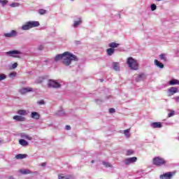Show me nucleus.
Listing matches in <instances>:
<instances>
[{
  "instance_id": "bb28decb",
  "label": "nucleus",
  "mask_w": 179,
  "mask_h": 179,
  "mask_svg": "<svg viewBox=\"0 0 179 179\" xmlns=\"http://www.w3.org/2000/svg\"><path fill=\"white\" fill-rule=\"evenodd\" d=\"M17 114H19L20 115H26L27 112L25 110H17Z\"/></svg>"
},
{
  "instance_id": "e433bc0d",
  "label": "nucleus",
  "mask_w": 179,
  "mask_h": 179,
  "mask_svg": "<svg viewBox=\"0 0 179 179\" xmlns=\"http://www.w3.org/2000/svg\"><path fill=\"white\" fill-rule=\"evenodd\" d=\"M103 166H106V167H111V165L108 162H103Z\"/></svg>"
},
{
  "instance_id": "09e8293b",
  "label": "nucleus",
  "mask_w": 179,
  "mask_h": 179,
  "mask_svg": "<svg viewBox=\"0 0 179 179\" xmlns=\"http://www.w3.org/2000/svg\"><path fill=\"white\" fill-rule=\"evenodd\" d=\"M0 143H2V140L1 139H0Z\"/></svg>"
},
{
  "instance_id": "a19ab883",
  "label": "nucleus",
  "mask_w": 179,
  "mask_h": 179,
  "mask_svg": "<svg viewBox=\"0 0 179 179\" xmlns=\"http://www.w3.org/2000/svg\"><path fill=\"white\" fill-rule=\"evenodd\" d=\"M16 68H17V63H14V64L12 65V69H16Z\"/></svg>"
},
{
  "instance_id": "a18cd8bd",
  "label": "nucleus",
  "mask_w": 179,
  "mask_h": 179,
  "mask_svg": "<svg viewBox=\"0 0 179 179\" xmlns=\"http://www.w3.org/2000/svg\"><path fill=\"white\" fill-rule=\"evenodd\" d=\"M42 167H45V166H47V163L43 162L41 164Z\"/></svg>"
},
{
  "instance_id": "a211bd4d",
  "label": "nucleus",
  "mask_w": 179,
  "mask_h": 179,
  "mask_svg": "<svg viewBox=\"0 0 179 179\" xmlns=\"http://www.w3.org/2000/svg\"><path fill=\"white\" fill-rule=\"evenodd\" d=\"M19 173L24 175L31 174V171L29 169H20Z\"/></svg>"
},
{
  "instance_id": "c9c22d12",
  "label": "nucleus",
  "mask_w": 179,
  "mask_h": 179,
  "mask_svg": "<svg viewBox=\"0 0 179 179\" xmlns=\"http://www.w3.org/2000/svg\"><path fill=\"white\" fill-rule=\"evenodd\" d=\"M157 6H156V4H152L151 5V10L154 11L156 10Z\"/></svg>"
},
{
  "instance_id": "473e14b6",
  "label": "nucleus",
  "mask_w": 179,
  "mask_h": 179,
  "mask_svg": "<svg viewBox=\"0 0 179 179\" xmlns=\"http://www.w3.org/2000/svg\"><path fill=\"white\" fill-rule=\"evenodd\" d=\"M124 134L126 136L129 137V129L124 130Z\"/></svg>"
},
{
  "instance_id": "c85d7f7f",
  "label": "nucleus",
  "mask_w": 179,
  "mask_h": 179,
  "mask_svg": "<svg viewBox=\"0 0 179 179\" xmlns=\"http://www.w3.org/2000/svg\"><path fill=\"white\" fill-rule=\"evenodd\" d=\"M159 58L166 62L167 61V59L166 58V55L164 54L159 55Z\"/></svg>"
},
{
  "instance_id": "7ed1b4c3",
  "label": "nucleus",
  "mask_w": 179,
  "mask_h": 179,
  "mask_svg": "<svg viewBox=\"0 0 179 179\" xmlns=\"http://www.w3.org/2000/svg\"><path fill=\"white\" fill-rule=\"evenodd\" d=\"M152 163L154 166H157V167H162V166H166L167 161L164 159L163 157H157L153 158Z\"/></svg>"
},
{
  "instance_id": "37998d69",
  "label": "nucleus",
  "mask_w": 179,
  "mask_h": 179,
  "mask_svg": "<svg viewBox=\"0 0 179 179\" xmlns=\"http://www.w3.org/2000/svg\"><path fill=\"white\" fill-rule=\"evenodd\" d=\"M174 115V111H171L170 113H169L168 117L170 118L171 117H173Z\"/></svg>"
},
{
  "instance_id": "79ce46f5",
  "label": "nucleus",
  "mask_w": 179,
  "mask_h": 179,
  "mask_svg": "<svg viewBox=\"0 0 179 179\" xmlns=\"http://www.w3.org/2000/svg\"><path fill=\"white\" fill-rule=\"evenodd\" d=\"M38 104H39L40 106L43 105V104H45V103L44 102V100H41L39 101H38Z\"/></svg>"
},
{
  "instance_id": "423d86ee",
  "label": "nucleus",
  "mask_w": 179,
  "mask_h": 179,
  "mask_svg": "<svg viewBox=\"0 0 179 179\" xmlns=\"http://www.w3.org/2000/svg\"><path fill=\"white\" fill-rule=\"evenodd\" d=\"M176 175V171L167 172L159 176L160 179H171Z\"/></svg>"
},
{
  "instance_id": "39448f33",
  "label": "nucleus",
  "mask_w": 179,
  "mask_h": 179,
  "mask_svg": "<svg viewBox=\"0 0 179 179\" xmlns=\"http://www.w3.org/2000/svg\"><path fill=\"white\" fill-rule=\"evenodd\" d=\"M6 55H9L10 57H13V58H20V56L17 55L22 54V52L20 50H10L8 52H6Z\"/></svg>"
},
{
  "instance_id": "ea45409f",
  "label": "nucleus",
  "mask_w": 179,
  "mask_h": 179,
  "mask_svg": "<svg viewBox=\"0 0 179 179\" xmlns=\"http://www.w3.org/2000/svg\"><path fill=\"white\" fill-rule=\"evenodd\" d=\"M38 50H39V51H43V50H44V46L42 45H39Z\"/></svg>"
},
{
  "instance_id": "4c0bfd02",
  "label": "nucleus",
  "mask_w": 179,
  "mask_h": 179,
  "mask_svg": "<svg viewBox=\"0 0 179 179\" xmlns=\"http://www.w3.org/2000/svg\"><path fill=\"white\" fill-rule=\"evenodd\" d=\"M10 78H15L16 76V73L12 72L9 74Z\"/></svg>"
},
{
  "instance_id": "20e7f679",
  "label": "nucleus",
  "mask_w": 179,
  "mask_h": 179,
  "mask_svg": "<svg viewBox=\"0 0 179 179\" xmlns=\"http://www.w3.org/2000/svg\"><path fill=\"white\" fill-rule=\"evenodd\" d=\"M48 87H52L53 89H58L61 87V84L54 80H48Z\"/></svg>"
},
{
  "instance_id": "9d476101",
  "label": "nucleus",
  "mask_w": 179,
  "mask_h": 179,
  "mask_svg": "<svg viewBox=\"0 0 179 179\" xmlns=\"http://www.w3.org/2000/svg\"><path fill=\"white\" fill-rule=\"evenodd\" d=\"M29 24L31 29H33V27H38V26H40V22L38 21H29Z\"/></svg>"
},
{
  "instance_id": "b1692460",
  "label": "nucleus",
  "mask_w": 179,
  "mask_h": 179,
  "mask_svg": "<svg viewBox=\"0 0 179 179\" xmlns=\"http://www.w3.org/2000/svg\"><path fill=\"white\" fill-rule=\"evenodd\" d=\"M114 51H115V50H114L113 48L106 50L108 55H113V54H114Z\"/></svg>"
},
{
  "instance_id": "c756f323",
  "label": "nucleus",
  "mask_w": 179,
  "mask_h": 179,
  "mask_svg": "<svg viewBox=\"0 0 179 179\" xmlns=\"http://www.w3.org/2000/svg\"><path fill=\"white\" fill-rule=\"evenodd\" d=\"M134 152H134V150H128L127 151L126 155H127V156H131V155H134Z\"/></svg>"
},
{
  "instance_id": "412c9836",
  "label": "nucleus",
  "mask_w": 179,
  "mask_h": 179,
  "mask_svg": "<svg viewBox=\"0 0 179 179\" xmlns=\"http://www.w3.org/2000/svg\"><path fill=\"white\" fill-rule=\"evenodd\" d=\"M169 85L173 86L174 85H179V80L177 79H172L169 81Z\"/></svg>"
},
{
  "instance_id": "1a4fd4ad",
  "label": "nucleus",
  "mask_w": 179,
  "mask_h": 179,
  "mask_svg": "<svg viewBox=\"0 0 179 179\" xmlns=\"http://www.w3.org/2000/svg\"><path fill=\"white\" fill-rule=\"evenodd\" d=\"M17 32L15 30H12L10 33H6L4 34V37H15V36H16Z\"/></svg>"
},
{
  "instance_id": "6ab92c4d",
  "label": "nucleus",
  "mask_w": 179,
  "mask_h": 179,
  "mask_svg": "<svg viewBox=\"0 0 179 179\" xmlns=\"http://www.w3.org/2000/svg\"><path fill=\"white\" fill-rule=\"evenodd\" d=\"M19 143L21 146H29V142L26 141L24 139H20Z\"/></svg>"
},
{
  "instance_id": "de8ad7c7",
  "label": "nucleus",
  "mask_w": 179,
  "mask_h": 179,
  "mask_svg": "<svg viewBox=\"0 0 179 179\" xmlns=\"http://www.w3.org/2000/svg\"><path fill=\"white\" fill-rule=\"evenodd\" d=\"M99 80H100V82H103V79H100Z\"/></svg>"
},
{
  "instance_id": "49530a36",
  "label": "nucleus",
  "mask_w": 179,
  "mask_h": 179,
  "mask_svg": "<svg viewBox=\"0 0 179 179\" xmlns=\"http://www.w3.org/2000/svg\"><path fill=\"white\" fill-rule=\"evenodd\" d=\"M8 179H15V178H13V176H9Z\"/></svg>"
},
{
  "instance_id": "dca6fc26",
  "label": "nucleus",
  "mask_w": 179,
  "mask_h": 179,
  "mask_svg": "<svg viewBox=\"0 0 179 179\" xmlns=\"http://www.w3.org/2000/svg\"><path fill=\"white\" fill-rule=\"evenodd\" d=\"M151 127L152 128H162V125L161 122H155L151 124Z\"/></svg>"
},
{
  "instance_id": "6e6552de",
  "label": "nucleus",
  "mask_w": 179,
  "mask_h": 179,
  "mask_svg": "<svg viewBox=\"0 0 179 179\" xmlns=\"http://www.w3.org/2000/svg\"><path fill=\"white\" fill-rule=\"evenodd\" d=\"M30 92H33L32 87H22L20 90V93L21 94H26V93H29Z\"/></svg>"
},
{
  "instance_id": "2eb2a0df",
  "label": "nucleus",
  "mask_w": 179,
  "mask_h": 179,
  "mask_svg": "<svg viewBox=\"0 0 179 179\" xmlns=\"http://www.w3.org/2000/svg\"><path fill=\"white\" fill-rule=\"evenodd\" d=\"M154 64H155V65H156L158 68H161V69L164 68V64H163V63L159 62V60H157V59H155V60H154Z\"/></svg>"
},
{
  "instance_id": "393cba45",
  "label": "nucleus",
  "mask_w": 179,
  "mask_h": 179,
  "mask_svg": "<svg viewBox=\"0 0 179 179\" xmlns=\"http://www.w3.org/2000/svg\"><path fill=\"white\" fill-rule=\"evenodd\" d=\"M27 157V155L26 154H19L15 156V158L17 159H25V157Z\"/></svg>"
},
{
  "instance_id": "f257e3e1",
  "label": "nucleus",
  "mask_w": 179,
  "mask_h": 179,
  "mask_svg": "<svg viewBox=\"0 0 179 179\" xmlns=\"http://www.w3.org/2000/svg\"><path fill=\"white\" fill-rule=\"evenodd\" d=\"M61 59H63V64L64 65H66V66H69L73 62H78V61H79V59H78L76 55L69 52H64L62 54L56 55L55 57V61L56 62L61 61Z\"/></svg>"
},
{
  "instance_id": "7c9ffc66",
  "label": "nucleus",
  "mask_w": 179,
  "mask_h": 179,
  "mask_svg": "<svg viewBox=\"0 0 179 179\" xmlns=\"http://www.w3.org/2000/svg\"><path fill=\"white\" fill-rule=\"evenodd\" d=\"M19 3H12L10 6H11V8H17V6H19Z\"/></svg>"
},
{
  "instance_id": "a878e982",
  "label": "nucleus",
  "mask_w": 179,
  "mask_h": 179,
  "mask_svg": "<svg viewBox=\"0 0 179 179\" xmlns=\"http://www.w3.org/2000/svg\"><path fill=\"white\" fill-rule=\"evenodd\" d=\"M145 78V76L143 74H140L138 76V77L136 78V82H141Z\"/></svg>"
},
{
  "instance_id": "9b49d317",
  "label": "nucleus",
  "mask_w": 179,
  "mask_h": 179,
  "mask_svg": "<svg viewBox=\"0 0 179 179\" xmlns=\"http://www.w3.org/2000/svg\"><path fill=\"white\" fill-rule=\"evenodd\" d=\"M13 120H15V121H19V122L26 121V118L24 117L20 116V115L13 116Z\"/></svg>"
},
{
  "instance_id": "72a5a7b5",
  "label": "nucleus",
  "mask_w": 179,
  "mask_h": 179,
  "mask_svg": "<svg viewBox=\"0 0 179 179\" xmlns=\"http://www.w3.org/2000/svg\"><path fill=\"white\" fill-rule=\"evenodd\" d=\"M6 79V76H5V74H0V82L1 80H3Z\"/></svg>"
},
{
  "instance_id": "5701e85b",
  "label": "nucleus",
  "mask_w": 179,
  "mask_h": 179,
  "mask_svg": "<svg viewBox=\"0 0 179 179\" xmlns=\"http://www.w3.org/2000/svg\"><path fill=\"white\" fill-rule=\"evenodd\" d=\"M118 45H120V44H118L115 42H112V43H109L108 47L114 49V48H117V47H118Z\"/></svg>"
},
{
  "instance_id": "f704fd0d",
  "label": "nucleus",
  "mask_w": 179,
  "mask_h": 179,
  "mask_svg": "<svg viewBox=\"0 0 179 179\" xmlns=\"http://www.w3.org/2000/svg\"><path fill=\"white\" fill-rule=\"evenodd\" d=\"M45 10H44V9H41V10H39V11H38V13L40 14V15H45Z\"/></svg>"
},
{
  "instance_id": "f3484780",
  "label": "nucleus",
  "mask_w": 179,
  "mask_h": 179,
  "mask_svg": "<svg viewBox=\"0 0 179 179\" xmlns=\"http://www.w3.org/2000/svg\"><path fill=\"white\" fill-rule=\"evenodd\" d=\"M20 136L23 139H27V141H31V139H33V138L31 136H30L24 133H21Z\"/></svg>"
},
{
  "instance_id": "58836bf2",
  "label": "nucleus",
  "mask_w": 179,
  "mask_h": 179,
  "mask_svg": "<svg viewBox=\"0 0 179 179\" xmlns=\"http://www.w3.org/2000/svg\"><path fill=\"white\" fill-rule=\"evenodd\" d=\"M109 113H110V114H113V113H115V109L113 108H110L109 109Z\"/></svg>"
},
{
  "instance_id": "aec40b11",
  "label": "nucleus",
  "mask_w": 179,
  "mask_h": 179,
  "mask_svg": "<svg viewBox=\"0 0 179 179\" xmlns=\"http://www.w3.org/2000/svg\"><path fill=\"white\" fill-rule=\"evenodd\" d=\"M169 93H171V94H175V93L178 92V89H177V87H172L169 88Z\"/></svg>"
},
{
  "instance_id": "8fccbe9b",
  "label": "nucleus",
  "mask_w": 179,
  "mask_h": 179,
  "mask_svg": "<svg viewBox=\"0 0 179 179\" xmlns=\"http://www.w3.org/2000/svg\"><path fill=\"white\" fill-rule=\"evenodd\" d=\"M91 163H94V160H92V161L91 162Z\"/></svg>"
},
{
  "instance_id": "cd10ccee",
  "label": "nucleus",
  "mask_w": 179,
  "mask_h": 179,
  "mask_svg": "<svg viewBox=\"0 0 179 179\" xmlns=\"http://www.w3.org/2000/svg\"><path fill=\"white\" fill-rule=\"evenodd\" d=\"M80 23H82V20H79L78 21H75L73 27H78V26H79V24H80Z\"/></svg>"
},
{
  "instance_id": "f03ea898",
  "label": "nucleus",
  "mask_w": 179,
  "mask_h": 179,
  "mask_svg": "<svg viewBox=\"0 0 179 179\" xmlns=\"http://www.w3.org/2000/svg\"><path fill=\"white\" fill-rule=\"evenodd\" d=\"M127 63L129 65V67L133 69V71H138V68H139V64L135 59H134L133 57H128Z\"/></svg>"
},
{
  "instance_id": "2f4dec72",
  "label": "nucleus",
  "mask_w": 179,
  "mask_h": 179,
  "mask_svg": "<svg viewBox=\"0 0 179 179\" xmlns=\"http://www.w3.org/2000/svg\"><path fill=\"white\" fill-rule=\"evenodd\" d=\"M0 3H1L2 6H5V5H6V3H8V0H0Z\"/></svg>"
},
{
  "instance_id": "4be33fe9",
  "label": "nucleus",
  "mask_w": 179,
  "mask_h": 179,
  "mask_svg": "<svg viewBox=\"0 0 179 179\" xmlns=\"http://www.w3.org/2000/svg\"><path fill=\"white\" fill-rule=\"evenodd\" d=\"M113 69L115 71H120V63L118 62H113Z\"/></svg>"
},
{
  "instance_id": "c03bdc74",
  "label": "nucleus",
  "mask_w": 179,
  "mask_h": 179,
  "mask_svg": "<svg viewBox=\"0 0 179 179\" xmlns=\"http://www.w3.org/2000/svg\"><path fill=\"white\" fill-rule=\"evenodd\" d=\"M65 128H66V129L67 131L71 130V126H69V125H66Z\"/></svg>"
},
{
  "instance_id": "3c124183",
  "label": "nucleus",
  "mask_w": 179,
  "mask_h": 179,
  "mask_svg": "<svg viewBox=\"0 0 179 179\" xmlns=\"http://www.w3.org/2000/svg\"><path fill=\"white\" fill-rule=\"evenodd\" d=\"M178 99H179V96L178 97Z\"/></svg>"
},
{
  "instance_id": "0eeeda50",
  "label": "nucleus",
  "mask_w": 179,
  "mask_h": 179,
  "mask_svg": "<svg viewBox=\"0 0 179 179\" xmlns=\"http://www.w3.org/2000/svg\"><path fill=\"white\" fill-rule=\"evenodd\" d=\"M138 158L136 157H132L130 158H127L124 161V163L127 166H129V164H132V163L136 162Z\"/></svg>"
},
{
  "instance_id": "f8f14e48",
  "label": "nucleus",
  "mask_w": 179,
  "mask_h": 179,
  "mask_svg": "<svg viewBox=\"0 0 179 179\" xmlns=\"http://www.w3.org/2000/svg\"><path fill=\"white\" fill-rule=\"evenodd\" d=\"M35 82L37 85L44 83V82H45V77H38Z\"/></svg>"
},
{
  "instance_id": "4468645a",
  "label": "nucleus",
  "mask_w": 179,
  "mask_h": 179,
  "mask_svg": "<svg viewBox=\"0 0 179 179\" xmlns=\"http://www.w3.org/2000/svg\"><path fill=\"white\" fill-rule=\"evenodd\" d=\"M31 29V27L30 25V22H27L22 27V30H30Z\"/></svg>"
},
{
  "instance_id": "ddd939ff",
  "label": "nucleus",
  "mask_w": 179,
  "mask_h": 179,
  "mask_svg": "<svg viewBox=\"0 0 179 179\" xmlns=\"http://www.w3.org/2000/svg\"><path fill=\"white\" fill-rule=\"evenodd\" d=\"M31 118H34V120H40V114L37 112H32L31 114Z\"/></svg>"
}]
</instances>
